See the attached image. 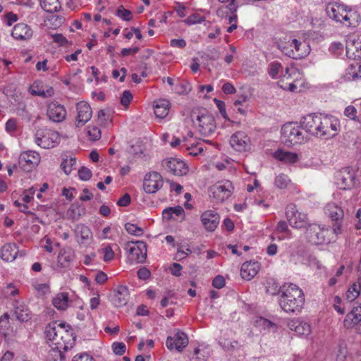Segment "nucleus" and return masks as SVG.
<instances>
[{
    "mask_svg": "<svg viewBox=\"0 0 361 361\" xmlns=\"http://www.w3.org/2000/svg\"><path fill=\"white\" fill-rule=\"evenodd\" d=\"M305 131L323 140L334 137L339 130V121L333 116L309 114L302 118Z\"/></svg>",
    "mask_w": 361,
    "mask_h": 361,
    "instance_id": "f257e3e1",
    "label": "nucleus"
},
{
    "mask_svg": "<svg viewBox=\"0 0 361 361\" xmlns=\"http://www.w3.org/2000/svg\"><path fill=\"white\" fill-rule=\"evenodd\" d=\"M279 302L281 309L287 313H298L305 304L302 290L294 283H285L279 289Z\"/></svg>",
    "mask_w": 361,
    "mask_h": 361,
    "instance_id": "f03ea898",
    "label": "nucleus"
},
{
    "mask_svg": "<svg viewBox=\"0 0 361 361\" xmlns=\"http://www.w3.org/2000/svg\"><path fill=\"white\" fill-rule=\"evenodd\" d=\"M47 338L52 342L55 346L53 350H57L59 354L60 360L65 359L64 352L70 350L73 345L74 341L71 338L68 331H65L64 325L56 323L49 324L45 329Z\"/></svg>",
    "mask_w": 361,
    "mask_h": 361,
    "instance_id": "7ed1b4c3",
    "label": "nucleus"
},
{
    "mask_svg": "<svg viewBox=\"0 0 361 361\" xmlns=\"http://www.w3.org/2000/svg\"><path fill=\"white\" fill-rule=\"evenodd\" d=\"M190 121L202 135H210L216 129L214 118L205 110H192L190 114Z\"/></svg>",
    "mask_w": 361,
    "mask_h": 361,
    "instance_id": "20e7f679",
    "label": "nucleus"
},
{
    "mask_svg": "<svg viewBox=\"0 0 361 361\" xmlns=\"http://www.w3.org/2000/svg\"><path fill=\"white\" fill-rule=\"evenodd\" d=\"M303 130L302 123L301 126L297 123H287L281 128V139L286 145L302 144L308 140Z\"/></svg>",
    "mask_w": 361,
    "mask_h": 361,
    "instance_id": "39448f33",
    "label": "nucleus"
},
{
    "mask_svg": "<svg viewBox=\"0 0 361 361\" xmlns=\"http://www.w3.org/2000/svg\"><path fill=\"white\" fill-rule=\"evenodd\" d=\"M124 249L128 253V259L132 264L142 263L147 258V245L143 241H128Z\"/></svg>",
    "mask_w": 361,
    "mask_h": 361,
    "instance_id": "423d86ee",
    "label": "nucleus"
},
{
    "mask_svg": "<svg viewBox=\"0 0 361 361\" xmlns=\"http://www.w3.org/2000/svg\"><path fill=\"white\" fill-rule=\"evenodd\" d=\"M286 217L290 226L297 229L306 228L311 225L307 215L298 209L295 204H288L286 209Z\"/></svg>",
    "mask_w": 361,
    "mask_h": 361,
    "instance_id": "0eeeda50",
    "label": "nucleus"
},
{
    "mask_svg": "<svg viewBox=\"0 0 361 361\" xmlns=\"http://www.w3.org/2000/svg\"><path fill=\"white\" fill-rule=\"evenodd\" d=\"M59 134L48 128L37 130L35 135V142L44 149L54 147L59 143Z\"/></svg>",
    "mask_w": 361,
    "mask_h": 361,
    "instance_id": "6e6552de",
    "label": "nucleus"
},
{
    "mask_svg": "<svg viewBox=\"0 0 361 361\" xmlns=\"http://www.w3.org/2000/svg\"><path fill=\"white\" fill-rule=\"evenodd\" d=\"M326 13L331 19L342 22L343 20L348 22L351 25L350 18L352 17V11L348 10V7L343 4L337 3H330L326 6Z\"/></svg>",
    "mask_w": 361,
    "mask_h": 361,
    "instance_id": "1a4fd4ad",
    "label": "nucleus"
},
{
    "mask_svg": "<svg viewBox=\"0 0 361 361\" xmlns=\"http://www.w3.org/2000/svg\"><path fill=\"white\" fill-rule=\"evenodd\" d=\"M329 228H322L319 225L314 224L310 225L307 228L310 240L317 245L335 241V238L329 236Z\"/></svg>",
    "mask_w": 361,
    "mask_h": 361,
    "instance_id": "9d476101",
    "label": "nucleus"
},
{
    "mask_svg": "<svg viewBox=\"0 0 361 361\" xmlns=\"http://www.w3.org/2000/svg\"><path fill=\"white\" fill-rule=\"evenodd\" d=\"M336 184L341 190H349L355 185V173L349 168L345 167L336 173Z\"/></svg>",
    "mask_w": 361,
    "mask_h": 361,
    "instance_id": "9b49d317",
    "label": "nucleus"
},
{
    "mask_svg": "<svg viewBox=\"0 0 361 361\" xmlns=\"http://www.w3.org/2000/svg\"><path fill=\"white\" fill-rule=\"evenodd\" d=\"M231 147L236 152H246L250 149L251 142L247 135L243 131L233 133L229 140Z\"/></svg>",
    "mask_w": 361,
    "mask_h": 361,
    "instance_id": "f8f14e48",
    "label": "nucleus"
},
{
    "mask_svg": "<svg viewBox=\"0 0 361 361\" xmlns=\"http://www.w3.org/2000/svg\"><path fill=\"white\" fill-rule=\"evenodd\" d=\"M343 326L346 329L355 328L358 334H361V306H355L345 317Z\"/></svg>",
    "mask_w": 361,
    "mask_h": 361,
    "instance_id": "ddd939ff",
    "label": "nucleus"
},
{
    "mask_svg": "<svg viewBox=\"0 0 361 361\" xmlns=\"http://www.w3.org/2000/svg\"><path fill=\"white\" fill-rule=\"evenodd\" d=\"M40 155L35 151H26L20 154L19 164L25 171H32L40 161Z\"/></svg>",
    "mask_w": 361,
    "mask_h": 361,
    "instance_id": "4468645a",
    "label": "nucleus"
},
{
    "mask_svg": "<svg viewBox=\"0 0 361 361\" xmlns=\"http://www.w3.org/2000/svg\"><path fill=\"white\" fill-rule=\"evenodd\" d=\"M163 185V179L161 174L153 171L146 174L143 182V188L147 193L156 192Z\"/></svg>",
    "mask_w": 361,
    "mask_h": 361,
    "instance_id": "2eb2a0df",
    "label": "nucleus"
},
{
    "mask_svg": "<svg viewBox=\"0 0 361 361\" xmlns=\"http://www.w3.org/2000/svg\"><path fill=\"white\" fill-rule=\"evenodd\" d=\"M76 111L75 126L80 128L90 120L92 116V111L90 104L84 101H81L77 104Z\"/></svg>",
    "mask_w": 361,
    "mask_h": 361,
    "instance_id": "dca6fc26",
    "label": "nucleus"
},
{
    "mask_svg": "<svg viewBox=\"0 0 361 361\" xmlns=\"http://www.w3.org/2000/svg\"><path fill=\"white\" fill-rule=\"evenodd\" d=\"M74 233L76 241L80 246H88L93 239L91 229L83 224H77L75 227Z\"/></svg>",
    "mask_w": 361,
    "mask_h": 361,
    "instance_id": "f3484780",
    "label": "nucleus"
},
{
    "mask_svg": "<svg viewBox=\"0 0 361 361\" xmlns=\"http://www.w3.org/2000/svg\"><path fill=\"white\" fill-rule=\"evenodd\" d=\"M231 183L228 181L223 185H214L210 189V195L216 202H223L231 196Z\"/></svg>",
    "mask_w": 361,
    "mask_h": 361,
    "instance_id": "a211bd4d",
    "label": "nucleus"
},
{
    "mask_svg": "<svg viewBox=\"0 0 361 361\" xmlns=\"http://www.w3.org/2000/svg\"><path fill=\"white\" fill-rule=\"evenodd\" d=\"M29 92L34 96L48 98L54 95V90L52 87L45 85L42 81L36 80L30 86Z\"/></svg>",
    "mask_w": 361,
    "mask_h": 361,
    "instance_id": "6ab92c4d",
    "label": "nucleus"
},
{
    "mask_svg": "<svg viewBox=\"0 0 361 361\" xmlns=\"http://www.w3.org/2000/svg\"><path fill=\"white\" fill-rule=\"evenodd\" d=\"M47 115L54 122H61L66 116V111L63 105L54 102L48 105Z\"/></svg>",
    "mask_w": 361,
    "mask_h": 361,
    "instance_id": "aec40b11",
    "label": "nucleus"
},
{
    "mask_svg": "<svg viewBox=\"0 0 361 361\" xmlns=\"http://www.w3.org/2000/svg\"><path fill=\"white\" fill-rule=\"evenodd\" d=\"M11 35L16 40L27 42L32 38L33 31L28 25L25 23H18L13 27Z\"/></svg>",
    "mask_w": 361,
    "mask_h": 361,
    "instance_id": "412c9836",
    "label": "nucleus"
},
{
    "mask_svg": "<svg viewBox=\"0 0 361 361\" xmlns=\"http://www.w3.org/2000/svg\"><path fill=\"white\" fill-rule=\"evenodd\" d=\"M201 219L204 226L209 231H214L219 224V216L214 211H206L202 214Z\"/></svg>",
    "mask_w": 361,
    "mask_h": 361,
    "instance_id": "4be33fe9",
    "label": "nucleus"
},
{
    "mask_svg": "<svg viewBox=\"0 0 361 361\" xmlns=\"http://www.w3.org/2000/svg\"><path fill=\"white\" fill-rule=\"evenodd\" d=\"M128 295V290L126 286H118L114 291L111 301L115 306L122 307L127 303Z\"/></svg>",
    "mask_w": 361,
    "mask_h": 361,
    "instance_id": "5701e85b",
    "label": "nucleus"
},
{
    "mask_svg": "<svg viewBox=\"0 0 361 361\" xmlns=\"http://www.w3.org/2000/svg\"><path fill=\"white\" fill-rule=\"evenodd\" d=\"M259 267V264L257 262H246L241 267L240 275L244 279L251 280L257 275Z\"/></svg>",
    "mask_w": 361,
    "mask_h": 361,
    "instance_id": "b1692460",
    "label": "nucleus"
},
{
    "mask_svg": "<svg viewBox=\"0 0 361 361\" xmlns=\"http://www.w3.org/2000/svg\"><path fill=\"white\" fill-rule=\"evenodd\" d=\"M324 212L334 221H342L344 216V212L342 208L334 202L328 203L326 205Z\"/></svg>",
    "mask_w": 361,
    "mask_h": 361,
    "instance_id": "393cba45",
    "label": "nucleus"
},
{
    "mask_svg": "<svg viewBox=\"0 0 361 361\" xmlns=\"http://www.w3.org/2000/svg\"><path fill=\"white\" fill-rule=\"evenodd\" d=\"M18 252V247L15 243H7L1 248V258L6 262L13 261Z\"/></svg>",
    "mask_w": 361,
    "mask_h": 361,
    "instance_id": "a878e982",
    "label": "nucleus"
},
{
    "mask_svg": "<svg viewBox=\"0 0 361 361\" xmlns=\"http://www.w3.org/2000/svg\"><path fill=\"white\" fill-rule=\"evenodd\" d=\"M163 168L169 173L175 176L180 174V161L176 157H170L162 161Z\"/></svg>",
    "mask_w": 361,
    "mask_h": 361,
    "instance_id": "bb28decb",
    "label": "nucleus"
},
{
    "mask_svg": "<svg viewBox=\"0 0 361 361\" xmlns=\"http://www.w3.org/2000/svg\"><path fill=\"white\" fill-rule=\"evenodd\" d=\"M170 103L168 100L160 99L154 102V111L159 118H164L169 111Z\"/></svg>",
    "mask_w": 361,
    "mask_h": 361,
    "instance_id": "cd10ccee",
    "label": "nucleus"
},
{
    "mask_svg": "<svg viewBox=\"0 0 361 361\" xmlns=\"http://www.w3.org/2000/svg\"><path fill=\"white\" fill-rule=\"evenodd\" d=\"M75 252L71 247L61 249L58 255V263L61 267H67L75 259Z\"/></svg>",
    "mask_w": 361,
    "mask_h": 361,
    "instance_id": "c85d7f7f",
    "label": "nucleus"
},
{
    "mask_svg": "<svg viewBox=\"0 0 361 361\" xmlns=\"http://www.w3.org/2000/svg\"><path fill=\"white\" fill-rule=\"evenodd\" d=\"M290 329L294 330L300 336H307L312 332V327L310 324L304 321H292L290 324Z\"/></svg>",
    "mask_w": 361,
    "mask_h": 361,
    "instance_id": "c756f323",
    "label": "nucleus"
},
{
    "mask_svg": "<svg viewBox=\"0 0 361 361\" xmlns=\"http://www.w3.org/2000/svg\"><path fill=\"white\" fill-rule=\"evenodd\" d=\"M274 157L285 164H293L298 160V154L281 149L276 150Z\"/></svg>",
    "mask_w": 361,
    "mask_h": 361,
    "instance_id": "7c9ffc66",
    "label": "nucleus"
},
{
    "mask_svg": "<svg viewBox=\"0 0 361 361\" xmlns=\"http://www.w3.org/2000/svg\"><path fill=\"white\" fill-rule=\"evenodd\" d=\"M69 296L68 293H59L52 300L53 305L58 310H65L68 307Z\"/></svg>",
    "mask_w": 361,
    "mask_h": 361,
    "instance_id": "2f4dec72",
    "label": "nucleus"
},
{
    "mask_svg": "<svg viewBox=\"0 0 361 361\" xmlns=\"http://www.w3.org/2000/svg\"><path fill=\"white\" fill-rule=\"evenodd\" d=\"M274 185L279 190L290 189L293 187V183L288 176L282 173L276 176Z\"/></svg>",
    "mask_w": 361,
    "mask_h": 361,
    "instance_id": "473e14b6",
    "label": "nucleus"
},
{
    "mask_svg": "<svg viewBox=\"0 0 361 361\" xmlns=\"http://www.w3.org/2000/svg\"><path fill=\"white\" fill-rule=\"evenodd\" d=\"M180 216V206L167 207L162 212V218L166 221L176 220Z\"/></svg>",
    "mask_w": 361,
    "mask_h": 361,
    "instance_id": "72a5a7b5",
    "label": "nucleus"
},
{
    "mask_svg": "<svg viewBox=\"0 0 361 361\" xmlns=\"http://www.w3.org/2000/svg\"><path fill=\"white\" fill-rule=\"evenodd\" d=\"M166 345L171 351L180 352V331H178L173 337L168 336Z\"/></svg>",
    "mask_w": 361,
    "mask_h": 361,
    "instance_id": "f704fd0d",
    "label": "nucleus"
},
{
    "mask_svg": "<svg viewBox=\"0 0 361 361\" xmlns=\"http://www.w3.org/2000/svg\"><path fill=\"white\" fill-rule=\"evenodd\" d=\"M40 6L47 13L57 12L61 8L59 0H40Z\"/></svg>",
    "mask_w": 361,
    "mask_h": 361,
    "instance_id": "c9c22d12",
    "label": "nucleus"
},
{
    "mask_svg": "<svg viewBox=\"0 0 361 361\" xmlns=\"http://www.w3.org/2000/svg\"><path fill=\"white\" fill-rule=\"evenodd\" d=\"M15 314L17 319L23 322H27L31 319V313L29 309L24 305H15Z\"/></svg>",
    "mask_w": 361,
    "mask_h": 361,
    "instance_id": "e433bc0d",
    "label": "nucleus"
},
{
    "mask_svg": "<svg viewBox=\"0 0 361 361\" xmlns=\"http://www.w3.org/2000/svg\"><path fill=\"white\" fill-rule=\"evenodd\" d=\"M282 48L286 49H295V54L289 52L291 55V59L298 60L305 58L310 52V47H281Z\"/></svg>",
    "mask_w": 361,
    "mask_h": 361,
    "instance_id": "4c0bfd02",
    "label": "nucleus"
},
{
    "mask_svg": "<svg viewBox=\"0 0 361 361\" xmlns=\"http://www.w3.org/2000/svg\"><path fill=\"white\" fill-rule=\"evenodd\" d=\"M300 75L299 71L293 67H286L285 70L282 71V73L280 75V78L282 80H293L295 82L298 80Z\"/></svg>",
    "mask_w": 361,
    "mask_h": 361,
    "instance_id": "58836bf2",
    "label": "nucleus"
},
{
    "mask_svg": "<svg viewBox=\"0 0 361 361\" xmlns=\"http://www.w3.org/2000/svg\"><path fill=\"white\" fill-rule=\"evenodd\" d=\"M267 71L271 78L276 79L280 78V75L283 71V67L279 62L274 61L269 64Z\"/></svg>",
    "mask_w": 361,
    "mask_h": 361,
    "instance_id": "ea45409f",
    "label": "nucleus"
},
{
    "mask_svg": "<svg viewBox=\"0 0 361 361\" xmlns=\"http://www.w3.org/2000/svg\"><path fill=\"white\" fill-rule=\"evenodd\" d=\"M184 23L188 25H192L195 24L204 23V26H207L209 24V21H206L205 18L199 13H192L185 20Z\"/></svg>",
    "mask_w": 361,
    "mask_h": 361,
    "instance_id": "a19ab883",
    "label": "nucleus"
},
{
    "mask_svg": "<svg viewBox=\"0 0 361 361\" xmlns=\"http://www.w3.org/2000/svg\"><path fill=\"white\" fill-rule=\"evenodd\" d=\"M208 353L204 349L196 348L193 352L188 355L190 361H207Z\"/></svg>",
    "mask_w": 361,
    "mask_h": 361,
    "instance_id": "79ce46f5",
    "label": "nucleus"
},
{
    "mask_svg": "<svg viewBox=\"0 0 361 361\" xmlns=\"http://www.w3.org/2000/svg\"><path fill=\"white\" fill-rule=\"evenodd\" d=\"M315 35L316 33L314 32H304L302 33V41H300L295 38L292 39L291 41L292 43L294 44V45H300L302 43H305L307 44V45H310V44L314 42V39Z\"/></svg>",
    "mask_w": 361,
    "mask_h": 361,
    "instance_id": "37998d69",
    "label": "nucleus"
},
{
    "mask_svg": "<svg viewBox=\"0 0 361 361\" xmlns=\"http://www.w3.org/2000/svg\"><path fill=\"white\" fill-rule=\"evenodd\" d=\"M360 286L354 283L347 290L346 299L350 302L354 301L360 295Z\"/></svg>",
    "mask_w": 361,
    "mask_h": 361,
    "instance_id": "c03bdc74",
    "label": "nucleus"
},
{
    "mask_svg": "<svg viewBox=\"0 0 361 361\" xmlns=\"http://www.w3.org/2000/svg\"><path fill=\"white\" fill-rule=\"evenodd\" d=\"M346 56L352 60H361V47H345Z\"/></svg>",
    "mask_w": 361,
    "mask_h": 361,
    "instance_id": "a18cd8bd",
    "label": "nucleus"
},
{
    "mask_svg": "<svg viewBox=\"0 0 361 361\" xmlns=\"http://www.w3.org/2000/svg\"><path fill=\"white\" fill-rule=\"evenodd\" d=\"M98 252L100 254H103V260L105 262H111L115 257V253L110 245L100 248Z\"/></svg>",
    "mask_w": 361,
    "mask_h": 361,
    "instance_id": "49530a36",
    "label": "nucleus"
},
{
    "mask_svg": "<svg viewBox=\"0 0 361 361\" xmlns=\"http://www.w3.org/2000/svg\"><path fill=\"white\" fill-rule=\"evenodd\" d=\"M9 317L7 314H4L0 317V334L5 337L8 334L9 332Z\"/></svg>",
    "mask_w": 361,
    "mask_h": 361,
    "instance_id": "de8ad7c7",
    "label": "nucleus"
},
{
    "mask_svg": "<svg viewBox=\"0 0 361 361\" xmlns=\"http://www.w3.org/2000/svg\"><path fill=\"white\" fill-rule=\"evenodd\" d=\"M346 80H357L361 79V65L359 66L357 70L351 66L346 73Z\"/></svg>",
    "mask_w": 361,
    "mask_h": 361,
    "instance_id": "09e8293b",
    "label": "nucleus"
},
{
    "mask_svg": "<svg viewBox=\"0 0 361 361\" xmlns=\"http://www.w3.org/2000/svg\"><path fill=\"white\" fill-rule=\"evenodd\" d=\"M347 347L343 343H339L337 347L336 352V361H345L347 356Z\"/></svg>",
    "mask_w": 361,
    "mask_h": 361,
    "instance_id": "8fccbe9b",
    "label": "nucleus"
},
{
    "mask_svg": "<svg viewBox=\"0 0 361 361\" xmlns=\"http://www.w3.org/2000/svg\"><path fill=\"white\" fill-rule=\"evenodd\" d=\"M124 227L126 231L130 235L141 236L143 234V229L135 224L126 223Z\"/></svg>",
    "mask_w": 361,
    "mask_h": 361,
    "instance_id": "3c124183",
    "label": "nucleus"
},
{
    "mask_svg": "<svg viewBox=\"0 0 361 361\" xmlns=\"http://www.w3.org/2000/svg\"><path fill=\"white\" fill-rule=\"evenodd\" d=\"M342 221H335L332 225V228L329 229L330 232L329 236L337 238V236L343 233V228L341 224Z\"/></svg>",
    "mask_w": 361,
    "mask_h": 361,
    "instance_id": "603ef678",
    "label": "nucleus"
},
{
    "mask_svg": "<svg viewBox=\"0 0 361 361\" xmlns=\"http://www.w3.org/2000/svg\"><path fill=\"white\" fill-rule=\"evenodd\" d=\"M87 135L90 140L96 141L101 137V131L96 126H88L87 127Z\"/></svg>",
    "mask_w": 361,
    "mask_h": 361,
    "instance_id": "864d4df0",
    "label": "nucleus"
},
{
    "mask_svg": "<svg viewBox=\"0 0 361 361\" xmlns=\"http://www.w3.org/2000/svg\"><path fill=\"white\" fill-rule=\"evenodd\" d=\"M76 164V159L75 158H71L70 159L63 160L61 164V166L66 174H69L72 171L73 166Z\"/></svg>",
    "mask_w": 361,
    "mask_h": 361,
    "instance_id": "5fc2aeb1",
    "label": "nucleus"
},
{
    "mask_svg": "<svg viewBox=\"0 0 361 361\" xmlns=\"http://www.w3.org/2000/svg\"><path fill=\"white\" fill-rule=\"evenodd\" d=\"M5 129L7 133L13 134L18 130V122L16 118H9L5 125Z\"/></svg>",
    "mask_w": 361,
    "mask_h": 361,
    "instance_id": "6e6d98bb",
    "label": "nucleus"
},
{
    "mask_svg": "<svg viewBox=\"0 0 361 361\" xmlns=\"http://www.w3.org/2000/svg\"><path fill=\"white\" fill-rule=\"evenodd\" d=\"M276 231L277 232L280 233H284L285 237L290 238L291 235V232L290 229L288 228V226L286 221H279L277 226H276Z\"/></svg>",
    "mask_w": 361,
    "mask_h": 361,
    "instance_id": "4d7b16f0",
    "label": "nucleus"
},
{
    "mask_svg": "<svg viewBox=\"0 0 361 361\" xmlns=\"http://www.w3.org/2000/svg\"><path fill=\"white\" fill-rule=\"evenodd\" d=\"M37 190V186H32L30 188L25 190L23 192V201L25 203L30 202L33 199V196Z\"/></svg>",
    "mask_w": 361,
    "mask_h": 361,
    "instance_id": "13d9d810",
    "label": "nucleus"
},
{
    "mask_svg": "<svg viewBox=\"0 0 361 361\" xmlns=\"http://www.w3.org/2000/svg\"><path fill=\"white\" fill-rule=\"evenodd\" d=\"M344 115L353 121H357V109L353 105H349L344 110Z\"/></svg>",
    "mask_w": 361,
    "mask_h": 361,
    "instance_id": "bf43d9fd",
    "label": "nucleus"
},
{
    "mask_svg": "<svg viewBox=\"0 0 361 361\" xmlns=\"http://www.w3.org/2000/svg\"><path fill=\"white\" fill-rule=\"evenodd\" d=\"M346 43L351 45H361V34L353 33L348 35Z\"/></svg>",
    "mask_w": 361,
    "mask_h": 361,
    "instance_id": "052dcab7",
    "label": "nucleus"
},
{
    "mask_svg": "<svg viewBox=\"0 0 361 361\" xmlns=\"http://www.w3.org/2000/svg\"><path fill=\"white\" fill-rule=\"evenodd\" d=\"M116 15L126 21L131 19V12L129 10L125 9L123 6H120L117 8Z\"/></svg>",
    "mask_w": 361,
    "mask_h": 361,
    "instance_id": "680f3d73",
    "label": "nucleus"
},
{
    "mask_svg": "<svg viewBox=\"0 0 361 361\" xmlns=\"http://www.w3.org/2000/svg\"><path fill=\"white\" fill-rule=\"evenodd\" d=\"M78 176L82 180H88L92 177V171L88 168L82 166L78 170Z\"/></svg>",
    "mask_w": 361,
    "mask_h": 361,
    "instance_id": "e2e57ef3",
    "label": "nucleus"
},
{
    "mask_svg": "<svg viewBox=\"0 0 361 361\" xmlns=\"http://www.w3.org/2000/svg\"><path fill=\"white\" fill-rule=\"evenodd\" d=\"M112 349L115 354L122 355L126 352V346L123 343L115 342L112 344Z\"/></svg>",
    "mask_w": 361,
    "mask_h": 361,
    "instance_id": "0e129e2a",
    "label": "nucleus"
},
{
    "mask_svg": "<svg viewBox=\"0 0 361 361\" xmlns=\"http://www.w3.org/2000/svg\"><path fill=\"white\" fill-rule=\"evenodd\" d=\"M165 270L169 271L173 276H180V264L179 263L173 262L168 266Z\"/></svg>",
    "mask_w": 361,
    "mask_h": 361,
    "instance_id": "69168bd1",
    "label": "nucleus"
},
{
    "mask_svg": "<svg viewBox=\"0 0 361 361\" xmlns=\"http://www.w3.org/2000/svg\"><path fill=\"white\" fill-rule=\"evenodd\" d=\"M18 293V289L16 288L12 283L6 286L4 290V295L6 297L15 296Z\"/></svg>",
    "mask_w": 361,
    "mask_h": 361,
    "instance_id": "338daca9",
    "label": "nucleus"
},
{
    "mask_svg": "<svg viewBox=\"0 0 361 361\" xmlns=\"http://www.w3.org/2000/svg\"><path fill=\"white\" fill-rule=\"evenodd\" d=\"M72 361H95L94 359L88 355L87 353H83L78 354L73 357Z\"/></svg>",
    "mask_w": 361,
    "mask_h": 361,
    "instance_id": "774afa93",
    "label": "nucleus"
}]
</instances>
